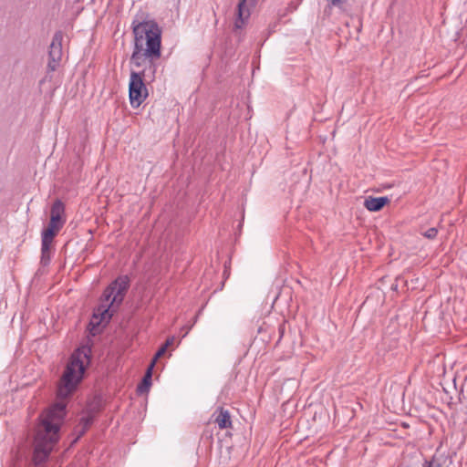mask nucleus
<instances>
[{"mask_svg":"<svg viewBox=\"0 0 467 467\" xmlns=\"http://www.w3.org/2000/svg\"><path fill=\"white\" fill-rule=\"evenodd\" d=\"M56 427L47 425L45 434L37 431L34 441L33 464L41 467L48 460L59 438L56 436Z\"/></svg>","mask_w":467,"mask_h":467,"instance_id":"nucleus-5","label":"nucleus"},{"mask_svg":"<svg viewBox=\"0 0 467 467\" xmlns=\"http://www.w3.org/2000/svg\"><path fill=\"white\" fill-rule=\"evenodd\" d=\"M65 220L60 216L50 215V221L48 224L54 225L58 228H62L64 225Z\"/></svg>","mask_w":467,"mask_h":467,"instance_id":"nucleus-17","label":"nucleus"},{"mask_svg":"<svg viewBox=\"0 0 467 467\" xmlns=\"http://www.w3.org/2000/svg\"><path fill=\"white\" fill-rule=\"evenodd\" d=\"M297 8V5L295 4L294 2H290L288 6H287V11L288 12H294L295 10H296Z\"/></svg>","mask_w":467,"mask_h":467,"instance_id":"nucleus-23","label":"nucleus"},{"mask_svg":"<svg viewBox=\"0 0 467 467\" xmlns=\"http://www.w3.org/2000/svg\"><path fill=\"white\" fill-rule=\"evenodd\" d=\"M131 29L134 36L133 51L130 62L136 67H142L146 63L157 64L161 57V33L159 24L147 16H136L131 22Z\"/></svg>","mask_w":467,"mask_h":467,"instance_id":"nucleus-1","label":"nucleus"},{"mask_svg":"<svg viewBox=\"0 0 467 467\" xmlns=\"http://www.w3.org/2000/svg\"><path fill=\"white\" fill-rule=\"evenodd\" d=\"M101 405L100 400H94L90 404H88V408L85 410V413L88 415H92L93 418L96 417V415L100 411Z\"/></svg>","mask_w":467,"mask_h":467,"instance_id":"nucleus-13","label":"nucleus"},{"mask_svg":"<svg viewBox=\"0 0 467 467\" xmlns=\"http://www.w3.org/2000/svg\"><path fill=\"white\" fill-rule=\"evenodd\" d=\"M330 5L339 6L343 2L342 0H327Z\"/></svg>","mask_w":467,"mask_h":467,"instance_id":"nucleus-24","label":"nucleus"},{"mask_svg":"<svg viewBox=\"0 0 467 467\" xmlns=\"http://www.w3.org/2000/svg\"><path fill=\"white\" fill-rule=\"evenodd\" d=\"M140 71H131L129 83V98L133 109L139 108L147 99L149 93L144 81H153L157 64L146 63Z\"/></svg>","mask_w":467,"mask_h":467,"instance_id":"nucleus-4","label":"nucleus"},{"mask_svg":"<svg viewBox=\"0 0 467 467\" xmlns=\"http://www.w3.org/2000/svg\"><path fill=\"white\" fill-rule=\"evenodd\" d=\"M109 286L114 288V296L109 305L99 304L94 309L90 322L93 326H99L101 323H109L114 313L123 302L125 295L130 288V278L128 275L119 276Z\"/></svg>","mask_w":467,"mask_h":467,"instance_id":"nucleus-3","label":"nucleus"},{"mask_svg":"<svg viewBox=\"0 0 467 467\" xmlns=\"http://www.w3.org/2000/svg\"><path fill=\"white\" fill-rule=\"evenodd\" d=\"M441 457H436V456L434 455L431 460H429V461H425V462H423V464H424L425 466H428V465H429L430 467H442V464H441V462H440V459H441Z\"/></svg>","mask_w":467,"mask_h":467,"instance_id":"nucleus-19","label":"nucleus"},{"mask_svg":"<svg viewBox=\"0 0 467 467\" xmlns=\"http://www.w3.org/2000/svg\"><path fill=\"white\" fill-rule=\"evenodd\" d=\"M422 467H430L429 465L428 466H425L424 464H422Z\"/></svg>","mask_w":467,"mask_h":467,"instance_id":"nucleus-28","label":"nucleus"},{"mask_svg":"<svg viewBox=\"0 0 467 467\" xmlns=\"http://www.w3.org/2000/svg\"><path fill=\"white\" fill-rule=\"evenodd\" d=\"M64 34L61 30L56 31L48 50L47 72H54L59 67L62 58V42Z\"/></svg>","mask_w":467,"mask_h":467,"instance_id":"nucleus-6","label":"nucleus"},{"mask_svg":"<svg viewBox=\"0 0 467 467\" xmlns=\"http://www.w3.org/2000/svg\"><path fill=\"white\" fill-rule=\"evenodd\" d=\"M437 234H438V229L435 227H431L428 230H426L424 233H422V235L430 240L435 239Z\"/></svg>","mask_w":467,"mask_h":467,"instance_id":"nucleus-20","label":"nucleus"},{"mask_svg":"<svg viewBox=\"0 0 467 467\" xmlns=\"http://www.w3.org/2000/svg\"><path fill=\"white\" fill-rule=\"evenodd\" d=\"M214 422L218 425L221 430L228 429L232 427L231 415L229 410H224L223 407H219L213 414Z\"/></svg>","mask_w":467,"mask_h":467,"instance_id":"nucleus-8","label":"nucleus"},{"mask_svg":"<svg viewBox=\"0 0 467 467\" xmlns=\"http://www.w3.org/2000/svg\"><path fill=\"white\" fill-rule=\"evenodd\" d=\"M191 327H188V329L185 331V334L183 335V337H185L187 334H188V331Z\"/></svg>","mask_w":467,"mask_h":467,"instance_id":"nucleus-27","label":"nucleus"},{"mask_svg":"<svg viewBox=\"0 0 467 467\" xmlns=\"http://www.w3.org/2000/svg\"><path fill=\"white\" fill-rule=\"evenodd\" d=\"M166 350H167L166 349V346H161L158 349V351L154 355L153 359L150 362V363H153V367L155 366V363H156L157 359L160 358L161 357H162L165 354Z\"/></svg>","mask_w":467,"mask_h":467,"instance_id":"nucleus-21","label":"nucleus"},{"mask_svg":"<svg viewBox=\"0 0 467 467\" xmlns=\"http://www.w3.org/2000/svg\"><path fill=\"white\" fill-rule=\"evenodd\" d=\"M58 416L59 414L57 413V411H54V409L50 408L45 418L42 420L41 429H39L38 431L43 432L45 434L47 426L51 425L57 428L56 436L57 438H59L60 424L64 417Z\"/></svg>","mask_w":467,"mask_h":467,"instance_id":"nucleus-7","label":"nucleus"},{"mask_svg":"<svg viewBox=\"0 0 467 467\" xmlns=\"http://www.w3.org/2000/svg\"><path fill=\"white\" fill-rule=\"evenodd\" d=\"M60 228L56 227L54 225L48 224L47 227L43 229L41 234V244L42 246H44V249H47V245L51 246V244L57 235V234L59 232Z\"/></svg>","mask_w":467,"mask_h":467,"instance_id":"nucleus-10","label":"nucleus"},{"mask_svg":"<svg viewBox=\"0 0 467 467\" xmlns=\"http://www.w3.org/2000/svg\"><path fill=\"white\" fill-rule=\"evenodd\" d=\"M94 420H95V418H93L92 415L86 414V416H83L80 418L78 427H82V428L88 430L89 427L94 422Z\"/></svg>","mask_w":467,"mask_h":467,"instance_id":"nucleus-15","label":"nucleus"},{"mask_svg":"<svg viewBox=\"0 0 467 467\" xmlns=\"http://www.w3.org/2000/svg\"><path fill=\"white\" fill-rule=\"evenodd\" d=\"M152 369H153V363H150L140 383L137 387L138 393L143 394V393L149 391L150 387L151 385Z\"/></svg>","mask_w":467,"mask_h":467,"instance_id":"nucleus-11","label":"nucleus"},{"mask_svg":"<svg viewBox=\"0 0 467 467\" xmlns=\"http://www.w3.org/2000/svg\"><path fill=\"white\" fill-rule=\"evenodd\" d=\"M64 213H65L64 203L58 199L56 200L51 206L50 215L62 217Z\"/></svg>","mask_w":467,"mask_h":467,"instance_id":"nucleus-12","label":"nucleus"},{"mask_svg":"<svg viewBox=\"0 0 467 467\" xmlns=\"http://www.w3.org/2000/svg\"><path fill=\"white\" fill-rule=\"evenodd\" d=\"M173 342H174V337H171L167 338L166 342L162 346H166V349H167L168 347H170L171 345L173 344Z\"/></svg>","mask_w":467,"mask_h":467,"instance_id":"nucleus-25","label":"nucleus"},{"mask_svg":"<svg viewBox=\"0 0 467 467\" xmlns=\"http://www.w3.org/2000/svg\"><path fill=\"white\" fill-rule=\"evenodd\" d=\"M279 331H280V337L283 336V333H284V327L283 326H280L279 327Z\"/></svg>","mask_w":467,"mask_h":467,"instance_id":"nucleus-26","label":"nucleus"},{"mask_svg":"<svg viewBox=\"0 0 467 467\" xmlns=\"http://www.w3.org/2000/svg\"><path fill=\"white\" fill-rule=\"evenodd\" d=\"M91 361V348L84 345L73 351L60 378L57 396L66 399L71 396L84 379Z\"/></svg>","mask_w":467,"mask_h":467,"instance_id":"nucleus-2","label":"nucleus"},{"mask_svg":"<svg viewBox=\"0 0 467 467\" xmlns=\"http://www.w3.org/2000/svg\"><path fill=\"white\" fill-rule=\"evenodd\" d=\"M389 202V199L387 196H368L364 201V207L369 212H379Z\"/></svg>","mask_w":467,"mask_h":467,"instance_id":"nucleus-9","label":"nucleus"},{"mask_svg":"<svg viewBox=\"0 0 467 467\" xmlns=\"http://www.w3.org/2000/svg\"><path fill=\"white\" fill-rule=\"evenodd\" d=\"M50 245H47V249H44V246L41 245V264L43 265H47L50 263Z\"/></svg>","mask_w":467,"mask_h":467,"instance_id":"nucleus-16","label":"nucleus"},{"mask_svg":"<svg viewBox=\"0 0 467 467\" xmlns=\"http://www.w3.org/2000/svg\"><path fill=\"white\" fill-rule=\"evenodd\" d=\"M87 431H88L87 429L78 426L77 427L78 436L76 438V441L78 440L79 438H81L86 433Z\"/></svg>","mask_w":467,"mask_h":467,"instance_id":"nucleus-22","label":"nucleus"},{"mask_svg":"<svg viewBox=\"0 0 467 467\" xmlns=\"http://www.w3.org/2000/svg\"><path fill=\"white\" fill-rule=\"evenodd\" d=\"M114 296V288L109 285L104 290L101 298L100 304L109 305L111 302L112 297Z\"/></svg>","mask_w":467,"mask_h":467,"instance_id":"nucleus-14","label":"nucleus"},{"mask_svg":"<svg viewBox=\"0 0 467 467\" xmlns=\"http://www.w3.org/2000/svg\"><path fill=\"white\" fill-rule=\"evenodd\" d=\"M51 408L54 409V411H57L59 414L58 417H65L66 416V404L63 402H57L55 405H53Z\"/></svg>","mask_w":467,"mask_h":467,"instance_id":"nucleus-18","label":"nucleus"}]
</instances>
